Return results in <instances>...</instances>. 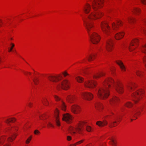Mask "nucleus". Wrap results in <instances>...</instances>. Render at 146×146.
<instances>
[{"mask_svg": "<svg viewBox=\"0 0 146 146\" xmlns=\"http://www.w3.org/2000/svg\"><path fill=\"white\" fill-rule=\"evenodd\" d=\"M92 2V7L94 11L92 12L88 15V17H83L82 19L88 33L91 42L93 44H96L100 40V36L96 33L92 31L93 25L92 21L100 18L102 16V12L99 10L96 11L98 7H102L104 3L103 0H91Z\"/></svg>", "mask_w": 146, "mask_h": 146, "instance_id": "obj_1", "label": "nucleus"}, {"mask_svg": "<svg viewBox=\"0 0 146 146\" xmlns=\"http://www.w3.org/2000/svg\"><path fill=\"white\" fill-rule=\"evenodd\" d=\"M110 84L113 85L116 90L119 94H122L123 92L122 84L120 82L115 83L111 78L106 80L104 84V86L100 88L98 91V95L100 99H104L109 95V92L108 88L110 86Z\"/></svg>", "mask_w": 146, "mask_h": 146, "instance_id": "obj_2", "label": "nucleus"}, {"mask_svg": "<svg viewBox=\"0 0 146 146\" xmlns=\"http://www.w3.org/2000/svg\"><path fill=\"white\" fill-rule=\"evenodd\" d=\"M85 125L86 126V130L90 132L91 131L92 128L90 126L86 125L85 123L84 122H81L79 123L76 128L70 126L69 127L68 131L71 134L73 135L76 133L75 131L76 130L78 133L82 134L84 130L83 127Z\"/></svg>", "mask_w": 146, "mask_h": 146, "instance_id": "obj_3", "label": "nucleus"}, {"mask_svg": "<svg viewBox=\"0 0 146 146\" xmlns=\"http://www.w3.org/2000/svg\"><path fill=\"white\" fill-rule=\"evenodd\" d=\"M16 136L14 133L10 135L7 138L5 136H3L0 138V146H10L8 143L12 141L15 139Z\"/></svg>", "mask_w": 146, "mask_h": 146, "instance_id": "obj_4", "label": "nucleus"}, {"mask_svg": "<svg viewBox=\"0 0 146 146\" xmlns=\"http://www.w3.org/2000/svg\"><path fill=\"white\" fill-rule=\"evenodd\" d=\"M144 93L143 91L142 90H139L133 93L132 96L133 100L136 103L140 99L142 95Z\"/></svg>", "mask_w": 146, "mask_h": 146, "instance_id": "obj_5", "label": "nucleus"}, {"mask_svg": "<svg viewBox=\"0 0 146 146\" xmlns=\"http://www.w3.org/2000/svg\"><path fill=\"white\" fill-rule=\"evenodd\" d=\"M69 86L68 81L66 80H64L58 85L57 88V89H58L59 88L61 87L64 90H67Z\"/></svg>", "mask_w": 146, "mask_h": 146, "instance_id": "obj_6", "label": "nucleus"}, {"mask_svg": "<svg viewBox=\"0 0 146 146\" xmlns=\"http://www.w3.org/2000/svg\"><path fill=\"white\" fill-rule=\"evenodd\" d=\"M84 84L86 87L89 88H93L96 86L97 83L94 80H91L85 82Z\"/></svg>", "mask_w": 146, "mask_h": 146, "instance_id": "obj_7", "label": "nucleus"}, {"mask_svg": "<svg viewBox=\"0 0 146 146\" xmlns=\"http://www.w3.org/2000/svg\"><path fill=\"white\" fill-rule=\"evenodd\" d=\"M54 96L56 101H60V102L59 103V106L61 108L62 110L65 111L66 109V106L65 105V103L58 96L56 95H54Z\"/></svg>", "mask_w": 146, "mask_h": 146, "instance_id": "obj_8", "label": "nucleus"}, {"mask_svg": "<svg viewBox=\"0 0 146 146\" xmlns=\"http://www.w3.org/2000/svg\"><path fill=\"white\" fill-rule=\"evenodd\" d=\"M101 27L103 32L105 33L108 34L110 28L107 23L104 22H102L101 23Z\"/></svg>", "mask_w": 146, "mask_h": 146, "instance_id": "obj_9", "label": "nucleus"}, {"mask_svg": "<svg viewBox=\"0 0 146 146\" xmlns=\"http://www.w3.org/2000/svg\"><path fill=\"white\" fill-rule=\"evenodd\" d=\"M62 120L68 123H70L72 121V117L68 113L63 114Z\"/></svg>", "mask_w": 146, "mask_h": 146, "instance_id": "obj_10", "label": "nucleus"}, {"mask_svg": "<svg viewBox=\"0 0 146 146\" xmlns=\"http://www.w3.org/2000/svg\"><path fill=\"white\" fill-rule=\"evenodd\" d=\"M82 97L86 100H90L93 98V94L90 92H84L82 94Z\"/></svg>", "mask_w": 146, "mask_h": 146, "instance_id": "obj_11", "label": "nucleus"}, {"mask_svg": "<svg viewBox=\"0 0 146 146\" xmlns=\"http://www.w3.org/2000/svg\"><path fill=\"white\" fill-rule=\"evenodd\" d=\"M48 80L52 82H57L59 81L62 78V77L60 75L57 76L48 75L47 76Z\"/></svg>", "mask_w": 146, "mask_h": 146, "instance_id": "obj_12", "label": "nucleus"}, {"mask_svg": "<svg viewBox=\"0 0 146 146\" xmlns=\"http://www.w3.org/2000/svg\"><path fill=\"white\" fill-rule=\"evenodd\" d=\"M116 23V24L114 22H113L111 23L112 29L114 31H116L119 28L118 26L122 25V22L120 20H117Z\"/></svg>", "mask_w": 146, "mask_h": 146, "instance_id": "obj_13", "label": "nucleus"}, {"mask_svg": "<svg viewBox=\"0 0 146 146\" xmlns=\"http://www.w3.org/2000/svg\"><path fill=\"white\" fill-rule=\"evenodd\" d=\"M113 48V43L111 40L109 39L107 42L106 48L108 51H111Z\"/></svg>", "mask_w": 146, "mask_h": 146, "instance_id": "obj_14", "label": "nucleus"}, {"mask_svg": "<svg viewBox=\"0 0 146 146\" xmlns=\"http://www.w3.org/2000/svg\"><path fill=\"white\" fill-rule=\"evenodd\" d=\"M71 110L72 112L74 113H79L81 109L78 106L74 105L72 106Z\"/></svg>", "mask_w": 146, "mask_h": 146, "instance_id": "obj_15", "label": "nucleus"}, {"mask_svg": "<svg viewBox=\"0 0 146 146\" xmlns=\"http://www.w3.org/2000/svg\"><path fill=\"white\" fill-rule=\"evenodd\" d=\"M138 42V40L137 39L133 40L131 42V44L129 47V48L130 51H132L135 47L133 48V46H135L137 45Z\"/></svg>", "mask_w": 146, "mask_h": 146, "instance_id": "obj_16", "label": "nucleus"}, {"mask_svg": "<svg viewBox=\"0 0 146 146\" xmlns=\"http://www.w3.org/2000/svg\"><path fill=\"white\" fill-rule=\"evenodd\" d=\"M91 5L86 3L83 7V10L86 13L88 14L90 11Z\"/></svg>", "mask_w": 146, "mask_h": 146, "instance_id": "obj_17", "label": "nucleus"}, {"mask_svg": "<svg viewBox=\"0 0 146 146\" xmlns=\"http://www.w3.org/2000/svg\"><path fill=\"white\" fill-rule=\"evenodd\" d=\"M116 63L120 66L121 70L124 72L126 70V68L123 63L121 60H119L116 61Z\"/></svg>", "mask_w": 146, "mask_h": 146, "instance_id": "obj_18", "label": "nucleus"}, {"mask_svg": "<svg viewBox=\"0 0 146 146\" xmlns=\"http://www.w3.org/2000/svg\"><path fill=\"white\" fill-rule=\"evenodd\" d=\"M86 56L88 60L90 62L92 61L94 59L95 55L94 54L90 53L88 52V53Z\"/></svg>", "mask_w": 146, "mask_h": 146, "instance_id": "obj_19", "label": "nucleus"}, {"mask_svg": "<svg viewBox=\"0 0 146 146\" xmlns=\"http://www.w3.org/2000/svg\"><path fill=\"white\" fill-rule=\"evenodd\" d=\"M124 35L123 32H118L116 33L115 35V38L117 39H120L122 38Z\"/></svg>", "mask_w": 146, "mask_h": 146, "instance_id": "obj_20", "label": "nucleus"}, {"mask_svg": "<svg viewBox=\"0 0 146 146\" xmlns=\"http://www.w3.org/2000/svg\"><path fill=\"white\" fill-rule=\"evenodd\" d=\"M58 112L57 111L55 113V121L56 124L58 126H60V119H59V116L58 114Z\"/></svg>", "mask_w": 146, "mask_h": 146, "instance_id": "obj_21", "label": "nucleus"}, {"mask_svg": "<svg viewBox=\"0 0 146 146\" xmlns=\"http://www.w3.org/2000/svg\"><path fill=\"white\" fill-rule=\"evenodd\" d=\"M96 124L100 127H103L107 125V122L105 120H104L103 121H99L97 122Z\"/></svg>", "mask_w": 146, "mask_h": 146, "instance_id": "obj_22", "label": "nucleus"}, {"mask_svg": "<svg viewBox=\"0 0 146 146\" xmlns=\"http://www.w3.org/2000/svg\"><path fill=\"white\" fill-rule=\"evenodd\" d=\"M119 100V98L115 96L113 97L112 100L110 101V103L111 104H116L117 103Z\"/></svg>", "mask_w": 146, "mask_h": 146, "instance_id": "obj_23", "label": "nucleus"}, {"mask_svg": "<svg viewBox=\"0 0 146 146\" xmlns=\"http://www.w3.org/2000/svg\"><path fill=\"white\" fill-rule=\"evenodd\" d=\"M16 120L15 118H10L9 119H6L4 121L5 123L9 124L11 122H13L15 121Z\"/></svg>", "mask_w": 146, "mask_h": 146, "instance_id": "obj_24", "label": "nucleus"}, {"mask_svg": "<svg viewBox=\"0 0 146 146\" xmlns=\"http://www.w3.org/2000/svg\"><path fill=\"white\" fill-rule=\"evenodd\" d=\"M134 112L132 113V115L133 116L135 117V116L136 115H140V112L139 110H135L134 109Z\"/></svg>", "mask_w": 146, "mask_h": 146, "instance_id": "obj_25", "label": "nucleus"}, {"mask_svg": "<svg viewBox=\"0 0 146 146\" xmlns=\"http://www.w3.org/2000/svg\"><path fill=\"white\" fill-rule=\"evenodd\" d=\"M95 106L96 108L98 110H99L100 109H102L103 108V106L102 104L100 102H97L96 103Z\"/></svg>", "mask_w": 146, "mask_h": 146, "instance_id": "obj_26", "label": "nucleus"}, {"mask_svg": "<svg viewBox=\"0 0 146 146\" xmlns=\"http://www.w3.org/2000/svg\"><path fill=\"white\" fill-rule=\"evenodd\" d=\"M75 98V97L73 96H68L67 97V100L69 102L72 103L74 101Z\"/></svg>", "mask_w": 146, "mask_h": 146, "instance_id": "obj_27", "label": "nucleus"}, {"mask_svg": "<svg viewBox=\"0 0 146 146\" xmlns=\"http://www.w3.org/2000/svg\"><path fill=\"white\" fill-rule=\"evenodd\" d=\"M128 89L130 90H133L134 87H135L134 84L133 83H131L128 84L127 86Z\"/></svg>", "mask_w": 146, "mask_h": 146, "instance_id": "obj_28", "label": "nucleus"}, {"mask_svg": "<svg viewBox=\"0 0 146 146\" xmlns=\"http://www.w3.org/2000/svg\"><path fill=\"white\" fill-rule=\"evenodd\" d=\"M104 75V74L103 73H97L93 76V78H94L96 79L103 76Z\"/></svg>", "mask_w": 146, "mask_h": 146, "instance_id": "obj_29", "label": "nucleus"}, {"mask_svg": "<svg viewBox=\"0 0 146 146\" xmlns=\"http://www.w3.org/2000/svg\"><path fill=\"white\" fill-rule=\"evenodd\" d=\"M128 22L131 24H132L135 21V19L132 17H129L128 18Z\"/></svg>", "mask_w": 146, "mask_h": 146, "instance_id": "obj_30", "label": "nucleus"}, {"mask_svg": "<svg viewBox=\"0 0 146 146\" xmlns=\"http://www.w3.org/2000/svg\"><path fill=\"white\" fill-rule=\"evenodd\" d=\"M76 80L78 82L81 83L83 81L84 78L82 77L78 76L76 78Z\"/></svg>", "mask_w": 146, "mask_h": 146, "instance_id": "obj_31", "label": "nucleus"}, {"mask_svg": "<svg viewBox=\"0 0 146 146\" xmlns=\"http://www.w3.org/2000/svg\"><path fill=\"white\" fill-rule=\"evenodd\" d=\"M42 102L43 104L46 106H47L48 104V102L46 98H44L42 100Z\"/></svg>", "mask_w": 146, "mask_h": 146, "instance_id": "obj_32", "label": "nucleus"}, {"mask_svg": "<svg viewBox=\"0 0 146 146\" xmlns=\"http://www.w3.org/2000/svg\"><path fill=\"white\" fill-rule=\"evenodd\" d=\"M133 104L130 102H127L125 104V106L128 108H131Z\"/></svg>", "mask_w": 146, "mask_h": 146, "instance_id": "obj_33", "label": "nucleus"}, {"mask_svg": "<svg viewBox=\"0 0 146 146\" xmlns=\"http://www.w3.org/2000/svg\"><path fill=\"white\" fill-rule=\"evenodd\" d=\"M136 74L139 76L141 77L142 75V72L139 70H137L135 72Z\"/></svg>", "mask_w": 146, "mask_h": 146, "instance_id": "obj_34", "label": "nucleus"}, {"mask_svg": "<svg viewBox=\"0 0 146 146\" xmlns=\"http://www.w3.org/2000/svg\"><path fill=\"white\" fill-rule=\"evenodd\" d=\"M141 50L142 52L145 54H146V44L142 47Z\"/></svg>", "mask_w": 146, "mask_h": 146, "instance_id": "obj_35", "label": "nucleus"}, {"mask_svg": "<svg viewBox=\"0 0 146 146\" xmlns=\"http://www.w3.org/2000/svg\"><path fill=\"white\" fill-rule=\"evenodd\" d=\"M33 80L35 84L37 85L38 84V82L39 81V80L38 78H35L34 79H33Z\"/></svg>", "mask_w": 146, "mask_h": 146, "instance_id": "obj_36", "label": "nucleus"}, {"mask_svg": "<svg viewBox=\"0 0 146 146\" xmlns=\"http://www.w3.org/2000/svg\"><path fill=\"white\" fill-rule=\"evenodd\" d=\"M140 11V9L139 8H135L134 9V12L135 13H139Z\"/></svg>", "mask_w": 146, "mask_h": 146, "instance_id": "obj_37", "label": "nucleus"}, {"mask_svg": "<svg viewBox=\"0 0 146 146\" xmlns=\"http://www.w3.org/2000/svg\"><path fill=\"white\" fill-rule=\"evenodd\" d=\"M116 121H115L114 122H113L112 123H111L110 124V127H113L114 126H116V125H115L114 124L115 123H116Z\"/></svg>", "mask_w": 146, "mask_h": 146, "instance_id": "obj_38", "label": "nucleus"}, {"mask_svg": "<svg viewBox=\"0 0 146 146\" xmlns=\"http://www.w3.org/2000/svg\"><path fill=\"white\" fill-rule=\"evenodd\" d=\"M47 125L48 127H54V125L50 122H48Z\"/></svg>", "mask_w": 146, "mask_h": 146, "instance_id": "obj_39", "label": "nucleus"}, {"mask_svg": "<svg viewBox=\"0 0 146 146\" xmlns=\"http://www.w3.org/2000/svg\"><path fill=\"white\" fill-rule=\"evenodd\" d=\"M31 138L32 136H31L26 141V142L27 143H28L30 142V141L31 139Z\"/></svg>", "mask_w": 146, "mask_h": 146, "instance_id": "obj_40", "label": "nucleus"}, {"mask_svg": "<svg viewBox=\"0 0 146 146\" xmlns=\"http://www.w3.org/2000/svg\"><path fill=\"white\" fill-rule=\"evenodd\" d=\"M40 132L38 130H36L34 131V133L35 135H38L40 133Z\"/></svg>", "mask_w": 146, "mask_h": 146, "instance_id": "obj_41", "label": "nucleus"}, {"mask_svg": "<svg viewBox=\"0 0 146 146\" xmlns=\"http://www.w3.org/2000/svg\"><path fill=\"white\" fill-rule=\"evenodd\" d=\"M11 45H12V46L11 47V48L9 50V52H10L12 51L13 47L15 46L14 44L13 43L11 44Z\"/></svg>", "mask_w": 146, "mask_h": 146, "instance_id": "obj_42", "label": "nucleus"}, {"mask_svg": "<svg viewBox=\"0 0 146 146\" xmlns=\"http://www.w3.org/2000/svg\"><path fill=\"white\" fill-rule=\"evenodd\" d=\"M111 144L112 145H113L114 146L116 145V143L113 139H111Z\"/></svg>", "mask_w": 146, "mask_h": 146, "instance_id": "obj_43", "label": "nucleus"}, {"mask_svg": "<svg viewBox=\"0 0 146 146\" xmlns=\"http://www.w3.org/2000/svg\"><path fill=\"white\" fill-rule=\"evenodd\" d=\"M143 61L145 65L146 68V56H145L143 58Z\"/></svg>", "mask_w": 146, "mask_h": 146, "instance_id": "obj_44", "label": "nucleus"}, {"mask_svg": "<svg viewBox=\"0 0 146 146\" xmlns=\"http://www.w3.org/2000/svg\"><path fill=\"white\" fill-rule=\"evenodd\" d=\"M62 74L63 75L64 77H66V76L69 75V74L67 73L66 71H65L64 72L62 73Z\"/></svg>", "mask_w": 146, "mask_h": 146, "instance_id": "obj_45", "label": "nucleus"}, {"mask_svg": "<svg viewBox=\"0 0 146 146\" xmlns=\"http://www.w3.org/2000/svg\"><path fill=\"white\" fill-rule=\"evenodd\" d=\"M84 141V139H83L80 141H79L78 142H77V143H76L77 144H80L81 143H82Z\"/></svg>", "mask_w": 146, "mask_h": 146, "instance_id": "obj_46", "label": "nucleus"}, {"mask_svg": "<svg viewBox=\"0 0 146 146\" xmlns=\"http://www.w3.org/2000/svg\"><path fill=\"white\" fill-rule=\"evenodd\" d=\"M72 139L71 137L70 136H67V140L69 141L71 140Z\"/></svg>", "mask_w": 146, "mask_h": 146, "instance_id": "obj_47", "label": "nucleus"}, {"mask_svg": "<svg viewBox=\"0 0 146 146\" xmlns=\"http://www.w3.org/2000/svg\"><path fill=\"white\" fill-rule=\"evenodd\" d=\"M141 3L144 4L146 5V0H141Z\"/></svg>", "mask_w": 146, "mask_h": 146, "instance_id": "obj_48", "label": "nucleus"}, {"mask_svg": "<svg viewBox=\"0 0 146 146\" xmlns=\"http://www.w3.org/2000/svg\"><path fill=\"white\" fill-rule=\"evenodd\" d=\"M45 115H42L40 116V118L41 119H43Z\"/></svg>", "mask_w": 146, "mask_h": 146, "instance_id": "obj_49", "label": "nucleus"}, {"mask_svg": "<svg viewBox=\"0 0 146 146\" xmlns=\"http://www.w3.org/2000/svg\"><path fill=\"white\" fill-rule=\"evenodd\" d=\"M28 104L29 107L31 108L32 107V105H33V103L30 102Z\"/></svg>", "mask_w": 146, "mask_h": 146, "instance_id": "obj_50", "label": "nucleus"}, {"mask_svg": "<svg viewBox=\"0 0 146 146\" xmlns=\"http://www.w3.org/2000/svg\"><path fill=\"white\" fill-rule=\"evenodd\" d=\"M143 32L146 35V30L145 29H143Z\"/></svg>", "mask_w": 146, "mask_h": 146, "instance_id": "obj_51", "label": "nucleus"}, {"mask_svg": "<svg viewBox=\"0 0 146 146\" xmlns=\"http://www.w3.org/2000/svg\"><path fill=\"white\" fill-rule=\"evenodd\" d=\"M76 145H77V144L76 143L71 145L70 146H76Z\"/></svg>", "mask_w": 146, "mask_h": 146, "instance_id": "obj_52", "label": "nucleus"}, {"mask_svg": "<svg viewBox=\"0 0 146 146\" xmlns=\"http://www.w3.org/2000/svg\"><path fill=\"white\" fill-rule=\"evenodd\" d=\"M121 118H120V117H118V118H117V120L119 122V121L121 119Z\"/></svg>", "mask_w": 146, "mask_h": 146, "instance_id": "obj_53", "label": "nucleus"}, {"mask_svg": "<svg viewBox=\"0 0 146 146\" xmlns=\"http://www.w3.org/2000/svg\"><path fill=\"white\" fill-rule=\"evenodd\" d=\"M11 129V128H8V129H7L6 130H7V131H9Z\"/></svg>", "mask_w": 146, "mask_h": 146, "instance_id": "obj_54", "label": "nucleus"}, {"mask_svg": "<svg viewBox=\"0 0 146 146\" xmlns=\"http://www.w3.org/2000/svg\"><path fill=\"white\" fill-rule=\"evenodd\" d=\"M24 73L26 75H27V73H28V72H24Z\"/></svg>", "mask_w": 146, "mask_h": 146, "instance_id": "obj_55", "label": "nucleus"}, {"mask_svg": "<svg viewBox=\"0 0 146 146\" xmlns=\"http://www.w3.org/2000/svg\"><path fill=\"white\" fill-rule=\"evenodd\" d=\"M86 146H91L90 145H87Z\"/></svg>", "mask_w": 146, "mask_h": 146, "instance_id": "obj_56", "label": "nucleus"}, {"mask_svg": "<svg viewBox=\"0 0 146 146\" xmlns=\"http://www.w3.org/2000/svg\"><path fill=\"white\" fill-rule=\"evenodd\" d=\"M29 74H31V72H29L28 73Z\"/></svg>", "mask_w": 146, "mask_h": 146, "instance_id": "obj_57", "label": "nucleus"}, {"mask_svg": "<svg viewBox=\"0 0 146 146\" xmlns=\"http://www.w3.org/2000/svg\"><path fill=\"white\" fill-rule=\"evenodd\" d=\"M144 22H145V24H146V21H145Z\"/></svg>", "mask_w": 146, "mask_h": 146, "instance_id": "obj_58", "label": "nucleus"}, {"mask_svg": "<svg viewBox=\"0 0 146 146\" xmlns=\"http://www.w3.org/2000/svg\"><path fill=\"white\" fill-rule=\"evenodd\" d=\"M131 121H132L133 119H131Z\"/></svg>", "mask_w": 146, "mask_h": 146, "instance_id": "obj_59", "label": "nucleus"}, {"mask_svg": "<svg viewBox=\"0 0 146 146\" xmlns=\"http://www.w3.org/2000/svg\"><path fill=\"white\" fill-rule=\"evenodd\" d=\"M1 23H2V21H1Z\"/></svg>", "mask_w": 146, "mask_h": 146, "instance_id": "obj_60", "label": "nucleus"}, {"mask_svg": "<svg viewBox=\"0 0 146 146\" xmlns=\"http://www.w3.org/2000/svg\"><path fill=\"white\" fill-rule=\"evenodd\" d=\"M11 40H12V38H11Z\"/></svg>", "mask_w": 146, "mask_h": 146, "instance_id": "obj_61", "label": "nucleus"}, {"mask_svg": "<svg viewBox=\"0 0 146 146\" xmlns=\"http://www.w3.org/2000/svg\"><path fill=\"white\" fill-rule=\"evenodd\" d=\"M1 26V25L0 24V26Z\"/></svg>", "mask_w": 146, "mask_h": 146, "instance_id": "obj_62", "label": "nucleus"}]
</instances>
